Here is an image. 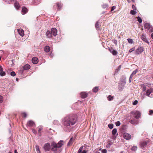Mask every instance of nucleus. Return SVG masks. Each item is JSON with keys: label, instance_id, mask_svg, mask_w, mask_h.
Segmentation results:
<instances>
[{"label": "nucleus", "instance_id": "2eb2a0df", "mask_svg": "<svg viewBox=\"0 0 153 153\" xmlns=\"http://www.w3.org/2000/svg\"><path fill=\"white\" fill-rule=\"evenodd\" d=\"M63 144V142L62 140H60L57 143V146L58 148H60L62 147V146Z\"/></svg>", "mask_w": 153, "mask_h": 153}, {"label": "nucleus", "instance_id": "cd10ccee", "mask_svg": "<svg viewBox=\"0 0 153 153\" xmlns=\"http://www.w3.org/2000/svg\"><path fill=\"white\" fill-rule=\"evenodd\" d=\"M42 129V127L41 126H40L39 127L38 133L39 134H40L41 130Z\"/></svg>", "mask_w": 153, "mask_h": 153}, {"label": "nucleus", "instance_id": "72a5a7b5", "mask_svg": "<svg viewBox=\"0 0 153 153\" xmlns=\"http://www.w3.org/2000/svg\"><path fill=\"white\" fill-rule=\"evenodd\" d=\"M141 39L142 40H143L146 42H147V39L143 35H142V36L141 37Z\"/></svg>", "mask_w": 153, "mask_h": 153}, {"label": "nucleus", "instance_id": "412c9836", "mask_svg": "<svg viewBox=\"0 0 153 153\" xmlns=\"http://www.w3.org/2000/svg\"><path fill=\"white\" fill-rule=\"evenodd\" d=\"M44 51L46 52H48L50 51V48L48 46H46L44 48Z\"/></svg>", "mask_w": 153, "mask_h": 153}, {"label": "nucleus", "instance_id": "ddd939ff", "mask_svg": "<svg viewBox=\"0 0 153 153\" xmlns=\"http://www.w3.org/2000/svg\"><path fill=\"white\" fill-rule=\"evenodd\" d=\"M81 97L83 98H85L87 97L88 94L85 92H82L80 94Z\"/></svg>", "mask_w": 153, "mask_h": 153}, {"label": "nucleus", "instance_id": "680f3d73", "mask_svg": "<svg viewBox=\"0 0 153 153\" xmlns=\"http://www.w3.org/2000/svg\"><path fill=\"white\" fill-rule=\"evenodd\" d=\"M14 153H18L17 152L16 150H15L14 151Z\"/></svg>", "mask_w": 153, "mask_h": 153}, {"label": "nucleus", "instance_id": "8fccbe9b", "mask_svg": "<svg viewBox=\"0 0 153 153\" xmlns=\"http://www.w3.org/2000/svg\"><path fill=\"white\" fill-rule=\"evenodd\" d=\"M132 78V76H130L129 77V82L130 83L131 82V79Z\"/></svg>", "mask_w": 153, "mask_h": 153}, {"label": "nucleus", "instance_id": "e433bc0d", "mask_svg": "<svg viewBox=\"0 0 153 153\" xmlns=\"http://www.w3.org/2000/svg\"><path fill=\"white\" fill-rule=\"evenodd\" d=\"M137 72V70H135V71H133V72H132V74H131V75L130 76H132L133 77V75H135L136 74Z\"/></svg>", "mask_w": 153, "mask_h": 153}, {"label": "nucleus", "instance_id": "6e6552de", "mask_svg": "<svg viewBox=\"0 0 153 153\" xmlns=\"http://www.w3.org/2000/svg\"><path fill=\"white\" fill-rule=\"evenodd\" d=\"M123 137L126 139L129 140L131 138V135L127 133H125L123 134Z\"/></svg>", "mask_w": 153, "mask_h": 153}, {"label": "nucleus", "instance_id": "052dcab7", "mask_svg": "<svg viewBox=\"0 0 153 153\" xmlns=\"http://www.w3.org/2000/svg\"><path fill=\"white\" fill-rule=\"evenodd\" d=\"M82 153H87V151L85 150H83Z\"/></svg>", "mask_w": 153, "mask_h": 153}, {"label": "nucleus", "instance_id": "a18cd8bd", "mask_svg": "<svg viewBox=\"0 0 153 153\" xmlns=\"http://www.w3.org/2000/svg\"><path fill=\"white\" fill-rule=\"evenodd\" d=\"M116 125L117 126H120V122L117 121V122L116 123Z\"/></svg>", "mask_w": 153, "mask_h": 153}, {"label": "nucleus", "instance_id": "774afa93", "mask_svg": "<svg viewBox=\"0 0 153 153\" xmlns=\"http://www.w3.org/2000/svg\"><path fill=\"white\" fill-rule=\"evenodd\" d=\"M9 153H11V152H9Z\"/></svg>", "mask_w": 153, "mask_h": 153}, {"label": "nucleus", "instance_id": "a19ab883", "mask_svg": "<svg viewBox=\"0 0 153 153\" xmlns=\"http://www.w3.org/2000/svg\"><path fill=\"white\" fill-rule=\"evenodd\" d=\"M127 40L128 43L131 44H132L133 43V41L132 39H127Z\"/></svg>", "mask_w": 153, "mask_h": 153}, {"label": "nucleus", "instance_id": "5fc2aeb1", "mask_svg": "<svg viewBox=\"0 0 153 153\" xmlns=\"http://www.w3.org/2000/svg\"><path fill=\"white\" fill-rule=\"evenodd\" d=\"M32 131L34 134H37V132L35 130L33 129Z\"/></svg>", "mask_w": 153, "mask_h": 153}, {"label": "nucleus", "instance_id": "f704fd0d", "mask_svg": "<svg viewBox=\"0 0 153 153\" xmlns=\"http://www.w3.org/2000/svg\"><path fill=\"white\" fill-rule=\"evenodd\" d=\"M137 20L139 23H141L142 22V19L140 17H139V16L137 17Z\"/></svg>", "mask_w": 153, "mask_h": 153}, {"label": "nucleus", "instance_id": "dca6fc26", "mask_svg": "<svg viewBox=\"0 0 153 153\" xmlns=\"http://www.w3.org/2000/svg\"><path fill=\"white\" fill-rule=\"evenodd\" d=\"M144 27L145 29H149L151 28L150 25L149 23H146L144 25Z\"/></svg>", "mask_w": 153, "mask_h": 153}, {"label": "nucleus", "instance_id": "a878e982", "mask_svg": "<svg viewBox=\"0 0 153 153\" xmlns=\"http://www.w3.org/2000/svg\"><path fill=\"white\" fill-rule=\"evenodd\" d=\"M14 5L16 9H18L20 8L19 4L17 2L15 3Z\"/></svg>", "mask_w": 153, "mask_h": 153}, {"label": "nucleus", "instance_id": "864d4df0", "mask_svg": "<svg viewBox=\"0 0 153 153\" xmlns=\"http://www.w3.org/2000/svg\"><path fill=\"white\" fill-rule=\"evenodd\" d=\"M132 7L133 10H136V7L134 5H132Z\"/></svg>", "mask_w": 153, "mask_h": 153}, {"label": "nucleus", "instance_id": "6e6d98bb", "mask_svg": "<svg viewBox=\"0 0 153 153\" xmlns=\"http://www.w3.org/2000/svg\"><path fill=\"white\" fill-rule=\"evenodd\" d=\"M23 116H24V117H26L27 115L26 113H23Z\"/></svg>", "mask_w": 153, "mask_h": 153}, {"label": "nucleus", "instance_id": "7ed1b4c3", "mask_svg": "<svg viewBox=\"0 0 153 153\" xmlns=\"http://www.w3.org/2000/svg\"><path fill=\"white\" fill-rule=\"evenodd\" d=\"M51 146V149L53 152L56 151L57 150V148H58L57 144L54 142H53L52 143Z\"/></svg>", "mask_w": 153, "mask_h": 153}, {"label": "nucleus", "instance_id": "393cba45", "mask_svg": "<svg viewBox=\"0 0 153 153\" xmlns=\"http://www.w3.org/2000/svg\"><path fill=\"white\" fill-rule=\"evenodd\" d=\"M36 149L37 153H40L39 148V146L38 145H36Z\"/></svg>", "mask_w": 153, "mask_h": 153}, {"label": "nucleus", "instance_id": "4c0bfd02", "mask_svg": "<svg viewBox=\"0 0 153 153\" xmlns=\"http://www.w3.org/2000/svg\"><path fill=\"white\" fill-rule=\"evenodd\" d=\"M123 80L122 79L121 80V81L123 82V83H126V78L125 76H123L122 77Z\"/></svg>", "mask_w": 153, "mask_h": 153}, {"label": "nucleus", "instance_id": "423d86ee", "mask_svg": "<svg viewBox=\"0 0 153 153\" xmlns=\"http://www.w3.org/2000/svg\"><path fill=\"white\" fill-rule=\"evenodd\" d=\"M147 143V142L145 141H141L140 143V147L142 149H144L146 147Z\"/></svg>", "mask_w": 153, "mask_h": 153}, {"label": "nucleus", "instance_id": "09e8293b", "mask_svg": "<svg viewBox=\"0 0 153 153\" xmlns=\"http://www.w3.org/2000/svg\"><path fill=\"white\" fill-rule=\"evenodd\" d=\"M153 113V110H150L149 111V115H151Z\"/></svg>", "mask_w": 153, "mask_h": 153}, {"label": "nucleus", "instance_id": "6ab92c4d", "mask_svg": "<svg viewBox=\"0 0 153 153\" xmlns=\"http://www.w3.org/2000/svg\"><path fill=\"white\" fill-rule=\"evenodd\" d=\"M30 68V66L28 64H26V65H25L23 67V69L24 70H28V69H29Z\"/></svg>", "mask_w": 153, "mask_h": 153}, {"label": "nucleus", "instance_id": "aec40b11", "mask_svg": "<svg viewBox=\"0 0 153 153\" xmlns=\"http://www.w3.org/2000/svg\"><path fill=\"white\" fill-rule=\"evenodd\" d=\"M141 88H142V91L143 92H146V88L144 85H141Z\"/></svg>", "mask_w": 153, "mask_h": 153}, {"label": "nucleus", "instance_id": "7c9ffc66", "mask_svg": "<svg viewBox=\"0 0 153 153\" xmlns=\"http://www.w3.org/2000/svg\"><path fill=\"white\" fill-rule=\"evenodd\" d=\"M83 146H81L79 149V150H78V152L77 153H81L82 152V151L83 148Z\"/></svg>", "mask_w": 153, "mask_h": 153}, {"label": "nucleus", "instance_id": "20e7f679", "mask_svg": "<svg viewBox=\"0 0 153 153\" xmlns=\"http://www.w3.org/2000/svg\"><path fill=\"white\" fill-rule=\"evenodd\" d=\"M51 148V145L49 143H47L44 145L43 149L45 151H49Z\"/></svg>", "mask_w": 153, "mask_h": 153}, {"label": "nucleus", "instance_id": "0eeeda50", "mask_svg": "<svg viewBox=\"0 0 153 153\" xmlns=\"http://www.w3.org/2000/svg\"><path fill=\"white\" fill-rule=\"evenodd\" d=\"M144 50L143 48L142 47H139L136 50L135 52V54H139L141 53Z\"/></svg>", "mask_w": 153, "mask_h": 153}, {"label": "nucleus", "instance_id": "13d9d810", "mask_svg": "<svg viewBox=\"0 0 153 153\" xmlns=\"http://www.w3.org/2000/svg\"><path fill=\"white\" fill-rule=\"evenodd\" d=\"M3 70V69L2 68V67L0 65V72L2 71Z\"/></svg>", "mask_w": 153, "mask_h": 153}, {"label": "nucleus", "instance_id": "4be33fe9", "mask_svg": "<svg viewBox=\"0 0 153 153\" xmlns=\"http://www.w3.org/2000/svg\"><path fill=\"white\" fill-rule=\"evenodd\" d=\"M146 95V92H142L141 95V99L142 100H143L144 98L145 97Z\"/></svg>", "mask_w": 153, "mask_h": 153}, {"label": "nucleus", "instance_id": "f8f14e48", "mask_svg": "<svg viewBox=\"0 0 153 153\" xmlns=\"http://www.w3.org/2000/svg\"><path fill=\"white\" fill-rule=\"evenodd\" d=\"M27 125L28 126H32L35 125V123L33 121L30 120L27 122Z\"/></svg>", "mask_w": 153, "mask_h": 153}, {"label": "nucleus", "instance_id": "4468645a", "mask_svg": "<svg viewBox=\"0 0 153 153\" xmlns=\"http://www.w3.org/2000/svg\"><path fill=\"white\" fill-rule=\"evenodd\" d=\"M32 62L34 64H36L38 62V59L37 58L34 57H33L32 59Z\"/></svg>", "mask_w": 153, "mask_h": 153}, {"label": "nucleus", "instance_id": "5701e85b", "mask_svg": "<svg viewBox=\"0 0 153 153\" xmlns=\"http://www.w3.org/2000/svg\"><path fill=\"white\" fill-rule=\"evenodd\" d=\"M27 12V9L25 7H23L22 8V12L24 14H25Z\"/></svg>", "mask_w": 153, "mask_h": 153}, {"label": "nucleus", "instance_id": "c756f323", "mask_svg": "<svg viewBox=\"0 0 153 153\" xmlns=\"http://www.w3.org/2000/svg\"><path fill=\"white\" fill-rule=\"evenodd\" d=\"M136 13V12L134 10H131L130 12V14L132 15H134Z\"/></svg>", "mask_w": 153, "mask_h": 153}, {"label": "nucleus", "instance_id": "c9c22d12", "mask_svg": "<svg viewBox=\"0 0 153 153\" xmlns=\"http://www.w3.org/2000/svg\"><path fill=\"white\" fill-rule=\"evenodd\" d=\"M113 124H110L108 125V127L111 129L113 127Z\"/></svg>", "mask_w": 153, "mask_h": 153}, {"label": "nucleus", "instance_id": "f03ea898", "mask_svg": "<svg viewBox=\"0 0 153 153\" xmlns=\"http://www.w3.org/2000/svg\"><path fill=\"white\" fill-rule=\"evenodd\" d=\"M146 95L147 96L150 97H153V89L150 88L147 89L146 91Z\"/></svg>", "mask_w": 153, "mask_h": 153}, {"label": "nucleus", "instance_id": "f257e3e1", "mask_svg": "<svg viewBox=\"0 0 153 153\" xmlns=\"http://www.w3.org/2000/svg\"><path fill=\"white\" fill-rule=\"evenodd\" d=\"M76 120L75 115L67 116L65 118L64 125L65 127L70 129L71 126L76 122Z\"/></svg>", "mask_w": 153, "mask_h": 153}, {"label": "nucleus", "instance_id": "1a4fd4ad", "mask_svg": "<svg viewBox=\"0 0 153 153\" xmlns=\"http://www.w3.org/2000/svg\"><path fill=\"white\" fill-rule=\"evenodd\" d=\"M51 33L54 36H55L57 34V30L55 28H52L51 29Z\"/></svg>", "mask_w": 153, "mask_h": 153}, {"label": "nucleus", "instance_id": "f3484780", "mask_svg": "<svg viewBox=\"0 0 153 153\" xmlns=\"http://www.w3.org/2000/svg\"><path fill=\"white\" fill-rule=\"evenodd\" d=\"M51 32L49 31H47L46 32V36L48 38H51Z\"/></svg>", "mask_w": 153, "mask_h": 153}, {"label": "nucleus", "instance_id": "473e14b6", "mask_svg": "<svg viewBox=\"0 0 153 153\" xmlns=\"http://www.w3.org/2000/svg\"><path fill=\"white\" fill-rule=\"evenodd\" d=\"M6 74L4 72L2 71H0V75L1 76H4Z\"/></svg>", "mask_w": 153, "mask_h": 153}, {"label": "nucleus", "instance_id": "0e129e2a", "mask_svg": "<svg viewBox=\"0 0 153 153\" xmlns=\"http://www.w3.org/2000/svg\"><path fill=\"white\" fill-rule=\"evenodd\" d=\"M132 1H134V0H131Z\"/></svg>", "mask_w": 153, "mask_h": 153}, {"label": "nucleus", "instance_id": "4d7b16f0", "mask_svg": "<svg viewBox=\"0 0 153 153\" xmlns=\"http://www.w3.org/2000/svg\"><path fill=\"white\" fill-rule=\"evenodd\" d=\"M57 6L59 9H60L62 7V5L61 4H58Z\"/></svg>", "mask_w": 153, "mask_h": 153}, {"label": "nucleus", "instance_id": "9d476101", "mask_svg": "<svg viewBox=\"0 0 153 153\" xmlns=\"http://www.w3.org/2000/svg\"><path fill=\"white\" fill-rule=\"evenodd\" d=\"M19 34L22 36H23L24 35V31L22 29H18L17 30Z\"/></svg>", "mask_w": 153, "mask_h": 153}, {"label": "nucleus", "instance_id": "3c124183", "mask_svg": "<svg viewBox=\"0 0 153 153\" xmlns=\"http://www.w3.org/2000/svg\"><path fill=\"white\" fill-rule=\"evenodd\" d=\"M130 123L133 124H134L135 123V122H134L133 120H131L130 121Z\"/></svg>", "mask_w": 153, "mask_h": 153}, {"label": "nucleus", "instance_id": "2f4dec72", "mask_svg": "<svg viewBox=\"0 0 153 153\" xmlns=\"http://www.w3.org/2000/svg\"><path fill=\"white\" fill-rule=\"evenodd\" d=\"M137 146H133L132 147V148L131 149L132 151H136L137 149Z\"/></svg>", "mask_w": 153, "mask_h": 153}, {"label": "nucleus", "instance_id": "ea45409f", "mask_svg": "<svg viewBox=\"0 0 153 153\" xmlns=\"http://www.w3.org/2000/svg\"><path fill=\"white\" fill-rule=\"evenodd\" d=\"M102 7L103 8H106L108 7V5L107 4H104L102 5Z\"/></svg>", "mask_w": 153, "mask_h": 153}, {"label": "nucleus", "instance_id": "79ce46f5", "mask_svg": "<svg viewBox=\"0 0 153 153\" xmlns=\"http://www.w3.org/2000/svg\"><path fill=\"white\" fill-rule=\"evenodd\" d=\"M10 75L11 76H14L16 75V73L12 71Z\"/></svg>", "mask_w": 153, "mask_h": 153}, {"label": "nucleus", "instance_id": "49530a36", "mask_svg": "<svg viewBox=\"0 0 153 153\" xmlns=\"http://www.w3.org/2000/svg\"><path fill=\"white\" fill-rule=\"evenodd\" d=\"M135 49V48H132L129 51V52H130V53H131V52H132V51H134Z\"/></svg>", "mask_w": 153, "mask_h": 153}, {"label": "nucleus", "instance_id": "9b49d317", "mask_svg": "<svg viewBox=\"0 0 153 153\" xmlns=\"http://www.w3.org/2000/svg\"><path fill=\"white\" fill-rule=\"evenodd\" d=\"M109 51L114 55H116L117 53V52L112 48H109Z\"/></svg>", "mask_w": 153, "mask_h": 153}, {"label": "nucleus", "instance_id": "de8ad7c7", "mask_svg": "<svg viewBox=\"0 0 153 153\" xmlns=\"http://www.w3.org/2000/svg\"><path fill=\"white\" fill-rule=\"evenodd\" d=\"M137 102H138V101L137 100H135L134 101L133 103V104L134 105H136V104H137Z\"/></svg>", "mask_w": 153, "mask_h": 153}, {"label": "nucleus", "instance_id": "e2e57ef3", "mask_svg": "<svg viewBox=\"0 0 153 153\" xmlns=\"http://www.w3.org/2000/svg\"><path fill=\"white\" fill-rule=\"evenodd\" d=\"M151 36V37H152V38L153 39V33L152 34Z\"/></svg>", "mask_w": 153, "mask_h": 153}, {"label": "nucleus", "instance_id": "b1692460", "mask_svg": "<svg viewBox=\"0 0 153 153\" xmlns=\"http://www.w3.org/2000/svg\"><path fill=\"white\" fill-rule=\"evenodd\" d=\"M98 87H95L93 89V91L94 92H97L99 90Z\"/></svg>", "mask_w": 153, "mask_h": 153}, {"label": "nucleus", "instance_id": "bb28decb", "mask_svg": "<svg viewBox=\"0 0 153 153\" xmlns=\"http://www.w3.org/2000/svg\"><path fill=\"white\" fill-rule=\"evenodd\" d=\"M95 27L96 28L99 30L100 28L99 24L98 22V21L95 24Z\"/></svg>", "mask_w": 153, "mask_h": 153}, {"label": "nucleus", "instance_id": "a211bd4d", "mask_svg": "<svg viewBox=\"0 0 153 153\" xmlns=\"http://www.w3.org/2000/svg\"><path fill=\"white\" fill-rule=\"evenodd\" d=\"M74 140V139L73 137L71 138L70 139V140L69 141V142H68L67 145L68 146H69L72 145Z\"/></svg>", "mask_w": 153, "mask_h": 153}, {"label": "nucleus", "instance_id": "338daca9", "mask_svg": "<svg viewBox=\"0 0 153 153\" xmlns=\"http://www.w3.org/2000/svg\"><path fill=\"white\" fill-rule=\"evenodd\" d=\"M109 147L108 146H107V147Z\"/></svg>", "mask_w": 153, "mask_h": 153}, {"label": "nucleus", "instance_id": "bf43d9fd", "mask_svg": "<svg viewBox=\"0 0 153 153\" xmlns=\"http://www.w3.org/2000/svg\"><path fill=\"white\" fill-rule=\"evenodd\" d=\"M150 31L151 32H153V28H151L150 30Z\"/></svg>", "mask_w": 153, "mask_h": 153}, {"label": "nucleus", "instance_id": "603ef678", "mask_svg": "<svg viewBox=\"0 0 153 153\" xmlns=\"http://www.w3.org/2000/svg\"><path fill=\"white\" fill-rule=\"evenodd\" d=\"M116 8V7L114 6H113L112 7V8H111V11H113V10H114L115 9V8Z\"/></svg>", "mask_w": 153, "mask_h": 153}, {"label": "nucleus", "instance_id": "39448f33", "mask_svg": "<svg viewBox=\"0 0 153 153\" xmlns=\"http://www.w3.org/2000/svg\"><path fill=\"white\" fill-rule=\"evenodd\" d=\"M132 114L134 115V117L136 119L139 118L140 116V113L137 111L132 112Z\"/></svg>", "mask_w": 153, "mask_h": 153}, {"label": "nucleus", "instance_id": "69168bd1", "mask_svg": "<svg viewBox=\"0 0 153 153\" xmlns=\"http://www.w3.org/2000/svg\"><path fill=\"white\" fill-rule=\"evenodd\" d=\"M109 147L108 146H107V147Z\"/></svg>", "mask_w": 153, "mask_h": 153}, {"label": "nucleus", "instance_id": "c85d7f7f", "mask_svg": "<svg viewBox=\"0 0 153 153\" xmlns=\"http://www.w3.org/2000/svg\"><path fill=\"white\" fill-rule=\"evenodd\" d=\"M117 132V129L116 128H114L112 131V134L113 135H115Z\"/></svg>", "mask_w": 153, "mask_h": 153}, {"label": "nucleus", "instance_id": "c03bdc74", "mask_svg": "<svg viewBox=\"0 0 153 153\" xmlns=\"http://www.w3.org/2000/svg\"><path fill=\"white\" fill-rule=\"evenodd\" d=\"M102 153H107V151L106 149H103L102 150Z\"/></svg>", "mask_w": 153, "mask_h": 153}, {"label": "nucleus", "instance_id": "37998d69", "mask_svg": "<svg viewBox=\"0 0 153 153\" xmlns=\"http://www.w3.org/2000/svg\"><path fill=\"white\" fill-rule=\"evenodd\" d=\"M3 101V97L2 96L0 95V103H1Z\"/></svg>", "mask_w": 153, "mask_h": 153}, {"label": "nucleus", "instance_id": "58836bf2", "mask_svg": "<svg viewBox=\"0 0 153 153\" xmlns=\"http://www.w3.org/2000/svg\"><path fill=\"white\" fill-rule=\"evenodd\" d=\"M108 100L110 101L113 98V97H111V95H109L108 97Z\"/></svg>", "mask_w": 153, "mask_h": 153}]
</instances>
